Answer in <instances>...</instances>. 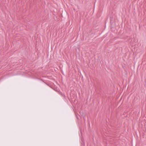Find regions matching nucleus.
<instances>
[{
	"label": "nucleus",
	"mask_w": 146,
	"mask_h": 146,
	"mask_svg": "<svg viewBox=\"0 0 146 146\" xmlns=\"http://www.w3.org/2000/svg\"><path fill=\"white\" fill-rule=\"evenodd\" d=\"M76 117L77 118V119H78V117L76 115Z\"/></svg>",
	"instance_id": "1"
}]
</instances>
